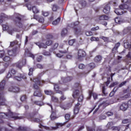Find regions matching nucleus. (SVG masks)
I'll return each mask as SVG.
<instances>
[{
    "instance_id": "obj_39",
    "label": "nucleus",
    "mask_w": 131,
    "mask_h": 131,
    "mask_svg": "<svg viewBox=\"0 0 131 131\" xmlns=\"http://www.w3.org/2000/svg\"><path fill=\"white\" fill-rule=\"evenodd\" d=\"M34 104H35V105H37L38 106H43V102H42V101H34Z\"/></svg>"
},
{
    "instance_id": "obj_54",
    "label": "nucleus",
    "mask_w": 131,
    "mask_h": 131,
    "mask_svg": "<svg viewBox=\"0 0 131 131\" xmlns=\"http://www.w3.org/2000/svg\"><path fill=\"white\" fill-rule=\"evenodd\" d=\"M75 42V39H71L69 41V45L70 46H73V43Z\"/></svg>"
},
{
    "instance_id": "obj_8",
    "label": "nucleus",
    "mask_w": 131,
    "mask_h": 131,
    "mask_svg": "<svg viewBox=\"0 0 131 131\" xmlns=\"http://www.w3.org/2000/svg\"><path fill=\"white\" fill-rule=\"evenodd\" d=\"M18 52V48L17 47H15L12 50H8V54L9 56H12L13 57L16 56L17 55V52Z\"/></svg>"
},
{
    "instance_id": "obj_36",
    "label": "nucleus",
    "mask_w": 131,
    "mask_h": 131,
    "mask_svg": "<svg viewBox=\"0 0 131 131\" xmlns=\"http://www.w3.org/2000/svg\"><path fill=\"white\" fill-rule=\"evenodd\" d=\"M3 60L4 62H9V61H10L11 58L9 56H5L3 57Z\"/></svg>"
},
{
    "instance_id": "obj_13",
    "label": "nucleus",
    "mask_w": 131,
    "mask_h": 131,
    "mask_svg": "<svg viewBox=\"0 0 131 131\" xmlns=\"http://www.w3.org/2000/svg\"><path fill=\"white\" fill-rule=\"evenodd\" d=\"M92 95H93V97L94 100H96V99H97V98H98V95H97V94L93 93L92 91H89V97H87V99L88 100H91V98H92Z\"/></svg>"
},
{
    "instance_id": "obj_3",
    "label": "nucleus",
    "mask_w": 131,
    "mask_h": 131,
    "mask_svg": "<svg viewBox=\"0 0 131 131\" xmlns=\"http://www.w3.org/2000/svg\"><path fill=\"white\" fill-rule=\"evenodd\" d=\"M18 115H19V114H15L11 111H9L8 113H0L1 118H9V117H11V118H14L15 120H17V119H22V117H19Z\"/></svg>"
},
{
    "instance_id": "obj_6",
    "label": "nucleus",
    "mask_w": 131,
    "mask_h": 131,
    "mask_svg": "<svg viewBox=\"0 0 131 131\" xmlns=\"http://www.w3.org/2000/svg\"><path fill=\"white\" fill-rule=\"evenodd\" d=\"M26 64V59H23L22 60H20L17 62L15 63V66L16 68H18L19 69H22V68L24 65Z\"/></svg>"
},
{
    "instance_id": "obj_10",
    "label": "nucleus",
    "mask_w": 131,
    "mask_h": 131,
    "mask_svg": "<svg viewBox=\"0 0 131 131\" xmlns=\"http://www.w3.org/2000/svg\"><path fill=\"white\" fill-rule=\"evenodd\" d=\"M128 108V104L127 103L123 102L120 105V109L122 111H126Z\"/></svg>"
},
{
    "instance_id": "obj_53",
    "label": "nucleus",
    "mask_w": 131,
    "mask_h": 131,
    "mask_svg": "<svg viewBox=\"0 0 131 131\" xmlns=\"http://www.w3.org/2000/svg\"><path fill=\"white\" fill-rule=\"evenodd\" d=\"M86 129L88 131H96L95 127H86Z\"/></svg>"
},
{
    "instance_id": "obj_26",
    "label": "nucleus",
    "mask_w": 131,
    "mask_h": 131,
    "mask_svg": "<svg viewBox=\"0 0 131 131\" xmlns=\"http://www.w3.org/2000/svg\"><path fill=\"white\" fill-rule=\"evenodd\" d=\"M72 79H73L72 77H70V76L64 78V79H63V82L64 83L69 82L70 81H71Z\"/></svg>"
},
{
    "instance_id": "obj_48",
    "label": "nucleus",
    "mask_w": 131,
    "mask_h": 131,
    "mask_svg": "<svg viewBox=\"0 0 131 131\" xmlns=\"http://www.w3.org/2000/svg\"><path fill=\"white\" fill-rule=\"evenodd\" d=\"M14 31H19L18 30L16 29H14L13 30H10L9 29L8 30V32L9 34H11V35H12L13 34V33H14Z\"/></svg>"
},
{
    "instance_id": "obj_40",
    "label": "nucleus",
    "mask_w": 131,
    "mask_h": 131,
    "mask_svg": "<svg viewBox=\"0 0 131 131\" xmlns=\"http://www.w3.org/2000/svg\"><path fill=\"white\" fill-rule=\"evenodd\" d=\"M89 67L90 68V69L93 70L94 69V68H95L96 67V64H95V63L94 62H92V63H90L89 64Z\"/></svg>"
},
{
    "instance_id": "obj_64",
    "label": "nucleus",
    "mask_w": 131,
    "mask_h": 131,
    "mask_svg": "<svg viewBox=\"0 0 131 131\" xmlns=\"http://www.w3.org/2000/svg\"><path fill=\"white\" fill-rule=\"evenodd\" d=\"M41 59H42V56L40 55V56H38L36 58L37 62H40V61H41Z\"/></svg>"
},
{
    "instance_id": "obj_62",
    "label": "nucleus",
    "mask_w": 131,
    "mask_h": 131,
    "mask_svg": "<svg viewBox=\"0 0 131 131\" xmlns=\"http://www.w3.org/2000/svg\"><path fill=\"white\" fill-rule=\"evenodd\" d=\"M33 70L34 69L33 68L29 69V72L28 73V75L30 76L31 75H32L33 73Z\"/></svg>"
},
{
    "instance_id": "obj_43",
    "label": "nucleus",
    "mask_w": 131,
    "mask_h": 131,
    "mask_svg": "<svg viewBox=\"0 0 131 131\" xmlns=\"http://www.w3.org/2000/svg\"><path fill=\"white\" fill-rule=\"evenodd\" d=\"M80 4H81L82 7H83V8H84L86 6V1H85V0H82L80 2Z\"/></svg>"
},
{
    "instance_id": "obj_34",
    "label": "nucleus",
    "mask_w": 131,
    "mask_h": 131,
    "mask_svg": "<svg viewBox=\"0 0 131 131\" xmlns=\"http://www.w3.org/2000/svg\"><path fill=\"white\" fill-rule=\"evenodd\" d=\"M10 46H11V47H15V48H16V47H17L18 48V47L19 46L18 45V41L15 40L13 42H11Z\"/></svg>"
},
{
    "instance_id": "obj_29",
    "label": "nucleus",
    "mask_w": 131,
    "mask_h": 131,
    "mask_svg": "<svg viewBox=\"0 0 131 131\" xmlns=\"http://www.w3.org/2000/svg\"><path fill=\"white\" fill-rule=\"evenodd\" d=\"M60 21H61V17H59L52 22V24L53 25H57V24H59Z\"/></svg>"
},
{
    "instance_id": "obj_1",
    "label": "nucleus",
    "mask_w": 131,
    "mask_h": 131,
    "mask_svg": "<svg viewBox=\"0 0 131 131\" xmlns=\"http://www.w3.org/2000/svg\"><path fill=\"white\" fill-rule=\"evenodd\" d=\"M33 82L35 83L33 84V88L35 90H36V91L34 93V96L35 97H41V100L43 101L45 99V97L41 95V91L38 85H42L43 83L45 82V81L42 80L41 81L38 78H35L33 79ZM37 84L38 85H37Z\"/></svg>"
},
{
    "instance_id": "obj_35",
    "label": "nucleus",
    "mask_w": 131,
    "mask_h": 131,
    "mask_svg": "<svg viewBox=\"0 0 131 131\" xmlns=\"http://www.w3.org/2000/svg\"><path fill=\"white\" fill-rule=\"evenodd\" d=\"M59 87L58 84H54V90L56 91L57 94H59V92H61V91L59 90Z\"/></svg>"
},
{
    "instance_id": "obj_59",
    "label": "nucleus",
    "mask_w": 131,
    "mask_h": 131,
    "mask_svg": "<svg viewBox=\"0 0 131 131\" xmlns=\"http://www.w3.org/2000/svg\"><path fill=\"white\" fill-rule=\"evenodd\" d=\"M5 56V51H0V58H3Z\"/></svg>"
},
{
    "instance_id": "obj_12",
    "label": "nucleus",
    "mask_w": 131,
    "mask_h": 131,
    "mask_svg": "<svg viewBox=\"0 0 131 131\" xmlns=\"http://www.w3.org/2000/svg\"><path fill=\"white\" fill-rule=\"evenodd\" d=\"M8 91L12 93H19V89L17 86H11L9 88Z\"/></svg>"
},
{
    "instance_id": "obj_55",
    "label": "nucleus",
    "mask_w": 131,
    "mask_h": 131,
    "mask_svg": "<svg viewBox=\"0 0 131 131\" xmlns=\"http://www.w3.org/2000/svg\"><path fill=\"white\" fill-rule=\"evenodd\" d=\"M122 123L125 124V123H128L129 122H130V120L128 119H124L122 120Z\"/></svg>"
},
{
    "instance_id": "obj_51",
    "label": "nucleus",
    "mask_w": 131,
    "mask_h": 131,
    "mask_svg": "<svg viewBox=\"0 0 131 131\" xmlns=\"http://www.w3.org/2000/svg\"><path fill=\"white\" fill-rule=\"evenodd\" d=\"M9 72H10L12 75H15V74L17 73V71L15 69H12L11 70L9 71Z\"/></svg>"
},
{
    "instance_id": "obj_47",
    "label": "nucleus",
    "mask_w": 131,
    "mask_h": 131,
    "mask_svg": "<svg viewBox=\"0 0 131 131\" xmlns=\"http://www.w3.org/2000/svg\"><path fill=\"white\" fill-rule=\"evenodd\" d=\"M31 121H33V122H37V123H39L40 122V120L38 118H32L31 119Z\"/></svg>"
},
{
    "instance_id": "obj_30",
    "label": "nucleus",
    "mask_w": 131,
    "mask_h": 131,
    "mask_svg": "<svg viewBox=\"0 0 131 131\" xmlns=\"http://www.w3.org/2000/svg\"><path fill=\"white\" fill-rule=\"evenodd\" d=\"M45 95H48L49 96H52V95H54V92L51 90H45Z\"/></svg>"
},
{
    "instance_id": "obj_28",
    "label": "nucleus",
    "mask_w": 131,
    "mask_h": 131,
    "mask_svg": "<svg viewBox=\"0 0 131 131\" xmlns=\"http://www.w3.org/2000/svg\"><path fill=\"white\" fill-rule=\"evenodd\" d=\"M59 70L60 71H66L67 70V69L66 68V66L63 63H61L60 67Z\"/></svg>"
},
{
    "instance_id": "obj_9",
    "label": "nucleus",
    "mask_w": 131,
    "mask_h": 131,
    "mask_svg": "<svg viewBox=\"0 0 131 131\" xmlns=\"http://www.w3.org/2000/svg\"><path fill=\"white\" fill-rule=\"evenodd\" d=\"M80 107H81V104L79 103H77L75 105V107L74 108V114L75 115H76V114H78V112H79V110L80 109Z\"/></svg>"
},
{
    "instance_id": "obj_24",
    "label": "nucleus",
    "mask_w": 131,
    "mask_h": 131,
    "mask_svg": "<svg viewBox=\"0 0 131 131\" xmlns=\"http://www.w3.org/2000/svg\"><path fill=\"white\" fill-rule=\"evenodd\" d=\"M36 45L40 48L47 49V45H46V44H45L43 43H37Z\"/></svg>"
},
{
    "instance_id": "obj_38",
    "label": "nucleus",
    "mask_w": 131,
    "mask_h": 131,
    "mask_svg": "<svg viewBox=\"0 0 131 131\" xmlns=\"http://www.w3.org/2000/svg\"><path fill=\"white\" fill-rule=\"evenodd\" d=\"M20 101H21V102H26V100H27V97H26V95H23L20 98Z\"/></svg>"
},
{
    "instance_id": "obj_7",
    "label": "nucleus",
    "mask_w": 131,
    "mask_h": 131,
    "mask_svg": "<svg viewBox=\"0 0 131 131\" xmlns=\"http://www.w3.org/2000/svg\"><path fill=\"white\" fill-rule=\"evenodd\" d=\"M14 79L17 80L18 81H21V79H26V75L24 74L18 73L17 76L14 77Z\"/></svg>"
},
{
    "instance_id": "obj_15",
    "label": "nucleus",
    "mask_w": 131,
    "mask_h": 131,
    "mask_svg": "<svg viewBox=\"0 0 131 131\" xmlns=\"http://www.w3.org/2000/svg\"><path fill=\"white\" fill-rule=\"evenodd\" d=\"M3 19H9V16L6 14L2 13L0 14V24L1 23H3Z\"/></svg>"
},
{
    "instance_id": "obj_25",
    "label": "nucleus",
    "mask_w": 131,
    "mask_h": 131,
    "mask_svg": "<svg viewBox=\"0 0 131 131\" xmlns=\"http://www.w3.org/2000/svg\"><path fill=\"white\" fill-rule=\"evenodd\" d=\"M75 33L77 35L81 34V28H75Z\"/></svg>"
},
{
    "instance_id": "obj_33",
    "label": "nucleus",
    "mask_w": 131,
    "mask_h": 131,
    "mask_svg": "<svg viewBox=\"0 0 131 131\" xmlns=\"http://www.w3.org/2000/svg\"><path fill=\"white\" fill-rule=\"evenodd\" d=\"M108 16H107L106 15H102L99 17V20H108Z\"/></svg>"
},
{
    "instance_id": "obj_2",
    "label": "nucleus",
    "mask_w": 131,
    "mask_h": 131,
    "mask_svg": "<svg viewBox=\"0 0 131 131\" xmlns=\"http://www.w3.org/2000/svg\"><path fill=\"white\" fill-rule=\"evenodd\" d=\"M6 85V81L3 80L0 83V106H5L6 105V99L4 96V92H3L4 89H5V85Z\"/></svg>"
},
{
    "instance_id": "obj_14",
    "label": "nucleus",
    "mask_w": 131,
    "mask_h": 131,
    "mask_svg": "<svg viewBox=\"0 0 131 131\" xmlns=\"http://www.w3.org/2000/svg\"><path fill=\"white\" fill-rule=\"evenodd\" d=\"M80 95H81V93H80V92H79V90H76L73 92L72 96L74 99H77V98H78V97H79Z\"/></svg>"
},
{
    "instance_id": "obj_17",
    "label": "nucleus",
    "mask_w": 131,
    "mask_h": 131,
    "mask_svg": "<svg viewBox=\"0 0 131 131\" xmlns=\"http://www.w3.org/2000/svg\"><path fill=\"white\" fill-rule=\"evenodd\" d=\"M50 118L51 120H55V119H57V118H58L57 115H56V112L54 111L52 112L51 115L50 116Z\"/></svg>"
},
{
    "instance_id": "obj_45",
    "label": "nucleus",
    "mask_w": 131,
    "mask_h": 131,
    "mask_svg": "<svg viewBox=\"0 0 131 131\" xmlns=\"http://www.w3.org/2000/svg\"><path fill=\"white\" fill-rule=\"evenodd\" d=\"M83 100V95H82V94L81 93V94L79 95V96L78 97V101L79 102H81Z\"/></svg>"
},
{
    "instance_id": "obj_60",
    "label": "nucleus",
    "mask_w": 131,
    "mask_h": 131,
    "mask_svg": "<svg viewBox=\"0 0 131 131\" xmlns=\"http://www.w3.org/2000/svg\"><path fill=\"white\" fill-rule=\"evenodd\" d=\"M99 118L100 120H103L104 119H106V116L101 115L99 116Z\"/></svg>"
},
{
    "instance_id": "obj_21",
    "label": "nucleus",
    "mask_w": 131,
    "mask_h": 131,
    "mask_svg": "<svg viewBox=\"0 0 131 131\" xmlns=\"http://www.w3.org/2000/svg\"><path fill=\"white\" fill-rule=\"evenodd\" d=\"M120 46V42H117L115 45V47L113 48L112 52L113 53H115L116 51H117V49H118V47Z\"/></svg>"
},
{
    "instance_id": "obj_4",
    "label": "nucleus",
    "mask_w": 131,
    "mask_h": 131,
    "mask_svg": "<svg viewBox=\"0 0 131 131\" xmlns=\"http://www.w3.org/2000/svg\"><path fill=\"white\" fill-rule=\"evenodd\" d=\"M22 18L23 16L19 14H15L14 21L15 23V25L19 27V28H22L23 25L22 24Z\"/></svg>"
},
{
    "instance_id": "obj_23",
    "label": "nucleus",
    "mask_w": 131,
    "mask_h": 131,
    "mask_svg": "<svg viewBox=\"0 0 131 131\" xmlns=\"http://www.w3.org/2000/svg\"><path fill=\"white\" fill-rule=\"evenodd\" d=\"M68 32V31L67 30V29H66V28L63 29L61 32V36L64 37V36H66Z\"/></svg>"
},
{
    "instance_id": "obj_50",
    "label": "nucleus",
    "mask_w": 131,
    "mask_h": 131,
    "mask_svg": "<svg viewBox=\"0 0 131 131\" xmlns=\"http://www.w3.org/2000/svg\"><path fill=\"white\" fill-rule=\"evenodd\" d=\"M119 84V82H118V81L114 82L110 85V88H113L115 86V85H117Z\"/></svg>"
},
{
    "instance_id": "obj_11",
    "label": "nucleus",
    "mask_w": 131,
    "mask_h": 131,
    "mask_svg": "<svg viewBox=\"0 0 131 131\" xmlns=\"http://www.w3.org/2000/svg\"><path fill=\"white\" fill-rule=\"evenodd\" d=\"M103 13H104V14H109V13H110V4L105 5L103 8Z\"/></svg>"
},
{
    "instance_id": "obj_44",
    "label": "nucleus",
    "mask_w": 131,
    "mask_h": 131,
    "mask_svg": "<svg viewBox=\"0 0 131 131\" xmlns=\"http://www.w3.org/2000/svg\"><path fill=\"white\" fill-rule=\"evenodd\" d=\"M115 22L117 23V24H121L122 23V20H120V18L117 17L115 19Z\"/></svg>"
},
{
    "instance_id": "obj_37",
    "label": "nucleus",
    "mask_w": 131,
    "mask_h": 131,
    "mask_svg": "<svg viewBox=\"0 0 131 131\" xmlns=\"http://www.w3.org/2000/svg\"><path fill=\"white\" fill-rule=\"evenodd\" d=\"M32 11L34 13V14H37V13H39V10H38V9H37L36 7L33 6L32 7Z\"/></svg>"
},
{
    "instance_id": "obj_32",
    "label": "nucleus",
    "mask_w": 131,
    "mask_h": 131,
    "mask_svg": "<svg viewBox=\"0 0 131 131\" xmlns=\"http://www.w3.org/2000/svg\"><path fill=\"white\" fill-rule=\"evenodd\" d=\"M106 127L108 128V129H110V128L112 129V127H114V126H113V122H109L106 125Z\"/></svg>"
},
{
    "instance_id": "obj_41",
    "label": "nucleus",
    "mask_w": 131,
    "mask_h": 131,
    "mask_svg": "<svg viewBox=\"0 0 131 131\" xmlns=\"http://www.w3.org/2000/svg\"><path fill=\"white\" fill-rule=\"evenodd\" d=\"M51 100L54 103H57L59 101V99L55 96H52Z\"/></svg>"
},
{
    "instance_id": "obj_27",
    "label": "nucleus",
    "mask_w": 131,
    "mask_h": 131,
    "mask_svg": "<svg viewBox=\"0 0 131 131\" xmlns=\"http://www.w3.org/2000/svg\"><path fill=\"white\" fill-rule=\"evenodd\" d=\"M119 8L121 10H127L128 9V5L126 4L121 5L119 6Z\"/></svg>"
},
{
    "instance_id": "obj_19",
    "label": "nucleus",
    "mask_w": 131,
    "mask_h": 131,
    "mask_svg": "<svg viewBox=\"0 0 131 131\" xmlns=\"http://www.w3.org/2000/svg\"><path fill=\"white\" fill-rule=\"evenodd\" d=\"M124 47L125 49H128V50H129L131 48V44L126 41H124Z\"/></svg>"
},
{
    "instance_id": "obj_20",
    "label": "nucleus",
    "mask_w": 131,
    "mask_h": 131,
    "mask_svg": "<svg viewBox=\"0 0 131 131\" xmlns=\"http://www.w3.org/2000/svg\"><path fill=\"white\" fill-rule=\"evenodd\" d=\"M102 60V56L101 55H97L94 58V61L96 63H99V62H101Z\"/></svg>"
},
{
    "instance_id": "obj_16",
    "label": "nucleus",
    "mask_w": 131,
    "mask_h": 131,
    "mask_svg": "<svg viewBox=\"0 0 131 131\" xmlns=\"http://www.w3.org/2000/svg\"><path fill=\"white\" fill-rule=\"evenodd\" d=\"M58 94L61 95V96L59 98L60 102H62V101H64V100H66V97H65V95H64V93H63V92L58 91Z\"/></svg>"
},
{
    "instance_id": "obj_57",
    "label": "nucleus",
    "mask_w": 131,
    "mask_h": 131,
    "mask_svg": "<svg viewBox=\"0 0 131 131\" xmlns=\"http://www.w3.org/2000/svg\"><path fill=\"white\" fill-rule=\"evenodd\" d=\"M2 27L4 31L9 29V26L7 25H3Z\"/></svg>"
},
{
    "instance_id": "obj_31",
    "label": "nucleus",
    "mask_w": 131,
    "mask_h": 131,
    "mask_svg": "<svg viewBox=\"0 0 131 131\" xmlns=\"http://www.w3.org/2000/svg\"><path fill=\"white\" fill-rule=\"evenodd\" d=\"M16 130L18 131H27V128L25 126H19L18 128H16Z\"/></svg>"
},
{
    "instance_id": "obj_61",
    "label": "nucleus",
    "mask_w": 131,
    "mask_h": 131,
    "mask_svg": "<svg viewBox=\"0 0 131 131\" xmlns=\"http://www.w3.org/2000/svg\"><path fill=\"white\" fill-rule=\"evenodd\" d=\"M85 34L87 36H91V35H93V32H92V31H86L85 32Z\"/></svg>"
},
{
    "instance_id": "obj_63",
    "label": "nucleus",
    "mask_w": 131,
    "mask_h": 131,
    "mask_svg": "<svg viewBox=\"0 0 131 131\" xmlns=\"http://www.w3.org/2000/svg\"><path fill=\"white\" fill-rule=\"evenodd\" d=\"M102 92L104 96H107L108 95V93L105 92V86H102Z\"/></svg>"
},
{
    "instance_id": "obj_49",
    "label": "nucleus",
    "mask_w": 131,
    "mask_h": 131,
    "mask_svg": "<svg viewBox=\"0 0 131 131\" xmlns=\"http://www.w3.org/2000/svg\"><path fill=\"white\" fill-rule=\"evenodd\" d=\"M42 55H44V56H51V53L46 50H43L42 52Z\"/></svg>"
},
{
    "instance_id": "obj_58",
    "label": "nucleus",
    "mask_w": 131,
    "mask_h": 131,
    "mask_svg": "<svg viewBox=\"0 0 131 131\" xmlns=\"http://www.w3.org/2000/svg\"><path fill=\"white\" fill-rule=\"evenodd\" d=\"M130 97V94H127L122 97L123 100H125V99H127Z\"/></svg>"
},
{
    "instance_id": "obj_18",
    "label": "nucleus",
    "mask_w": 131,
    "mask_h": 131,
    "mask_svg": "<svg viewBox=\"0 0 131 131\" xmlns=\"http://www.w3.org/2000/svg\"><path fill=\"white\" fill-rule=\"evenodd\" d=\"M118 90V87L117 86L115 87L113 90V91L110 93L109 95L110 97H113L115 93H116V92H117Z\"/></svg>"
},
{
    "instance_id": "obj_56",
    "label": "nucleus",
    "mask_w": 131,
    "mask_h": 131,
    "mask_svg": "<svg viewBox=\"0 0 131 131\" xmlns=\"http://www.w3.org/2000/svg\"><path fill=\"white\" fill-rule=\"evenodd\" d=\"M127 82L126 81H125L124 82H121L118 86V89L119 88H122V86H123V85H125V84H126Z\"/></svg>"
},
{
    "instance_id": "obj_5",
    "label": "nucleus",
    "mask_w": 131,
    "mask_h": 131,
    "mask_svg": "<svg viewBox=\"0 0 131 131\" xmlns=\"http://www.w3.org/2000/svg\"><path fill=\"white\" fill-rule=\"evenodd\" d=\"M86 56V53L85 51H83L82 49H79L78 50V57L77 59L79 61H82L83 60V58Z\"/></svg>"
},
{
    "instance_id": "obj_42",
    "label": "nucleus",
    "mask_w": 131,
    "mask_h": 131,
    "mask_svg": "<svg viewBox=\"0 0 131 131\" xmlns=\"http://www.w3.org/2000/svg\"><path fill=\"white\" fill-rule=\"evenodd\" d=\"M64 118L66 120H67L66 122H68L69 120H70V114H67L64 116Z\"/></svg>"
},
{
    "instance_id": "obj_22",
    "label": "nucleus",
    "mask_w": 131,
    "mask_h": 131,
    "mask_svg": "<svg viewBox=\"0 0 131 131\" xmlns=\"http://www.w3.org/2000/svg\"><path fill=\"white\" fill-rule=\"evenodd\" d=\"M58 46H59V44L58 43H55L53 46L50 49L49 51L52 53V52L55 51L56 49L58 48Z\"/></svg>"
},
{
    "instance_id": "obj_52",
    "label": "nucleus",
    "mask_w": 131,
    "mask_h": 131,
    "mask_svg": "<svg viewBox=\"0 0 131 131\" xmlns=\"http://www.w3.org/2000/svg\"><path fill=\"white\" fill-rule=\"evenodd\" d=\"M46 43L47 46H51L53 43V41L52 40H47Z\"/></svg>"
},
{
    "instance_id": "obj_46",
    "label": "nucleus",
    "mask_w": 131,
    "mask_h": 131,
    "mask_svg": "<svg viewBox=\"0 0 131 131\" xmlns=\"http://www.w3.org/2000/svg\"><path fill=\"white\" fill-rule=\"evenodd\" d=\"M53 35L51 34H49L47 35L46 36V38L47 40H52L53 39Z\"/></svg>"
}]
</instances>
